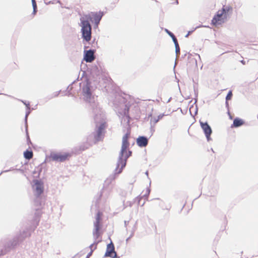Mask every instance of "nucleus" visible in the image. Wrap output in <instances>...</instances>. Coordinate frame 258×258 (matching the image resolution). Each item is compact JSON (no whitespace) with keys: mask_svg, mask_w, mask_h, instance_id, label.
Listing matches in <instances>:
<instances>
[{"mask_svg":"<svg viewBox=\"0 0 258 258\" xmlns=\"http://www.w3.org/2000/svg\"><path fill=\"white\" fill-rule=\"evenodd\" d=\"M102 16V14L99 13V14L92 13L91 15H85L81 18L80 26L81 27L82 37L86 41H90L91 38V27L89 22V20H91L92 19H94L95 23L97 26Z\"/></svg>","mask_w":258,"mask_h":258,"instance_id":"nucleus-1","label":"nucleus"},{"mask_svg":"<svg viewBox=\"0 0 258 258\" xmlns=\"http://www.w3.org/2000/svg\"><path fill=\"white\" fill-rule=\"evenodd\" d=\"M129 135L127 133L122 138L121 149L119 154L118 161L115 172L119 174L121 172L122 169L125 166L127 159L131 155V151H127L129 147L127 141Z\"/></svg>","mask_w":258,"mask_h":258,"instance_id":"nucleus-2","label":"nucleus"},{"mask_svg":"<svg viewBox=\"0 0 258 258\" xmlns=\"http://www.w3.org/2000/svg\"><path fill=\"white\" fill-rule=\"evenodd\" d=\"M99 115H97L95 118L96 123V131L94 134V143L102 139L103 137L104 130L106 127L105 120Z\"/></svg>","mask_w":258,"mask_h":258,"instance_id":"nucleus-3","label":"nucleus"},{"mask_svg":"<svg viewBox=\"0 0 258 258\" xmlns=\"http://www.w3.org/2000/svg\"><path fill=\"white\" fill-rule=\"evenodd\" d=\"M82 94L84 99L90 103H93L95 102L96 97L92 94V89L91 83L89 82L87 83L82 87Z\"/></svg>","mask_w":258,"mask_h":258,"instance_id":"nucleus-4","label":"nucleus"},{"mask_svg":"<svg viewBox=\"0 0 258 258\" xmlns=\"http://www.w3.org/2000/svg\"><path fill=\"white\" fill-rule=\"evenodd\" d=\"M30 235V234L29 233H27L25 231H23V234H20L19 237L15 238L13 241H11L5 244L4 246V248L1 250L2 254L4 255L6 254L11 249L14 247L17 244V240L19 239L23 240L26 237L29 236Z\"/></svg>","mask_w":258,"mask_h":258,"instance_id":"nucleus-5","label":"nucleus"},{"mask_svg":"<svg viewBox=\"0 0 258 258\" xmlns=\"http://www.w3.org/2000/svg\"><path fill=\"white\" fill-rule=\"evenodd\" d=\"M228 11V10H226L225 9L219 11L213 19L212 23L215 25H219L224 23L227 19Z\"/></svg>","mask_w":258,"mask_h":258,"instance_id":"nucleus-6","label":"nucleus"},{"mask_svg":"<svg viewBox=\"0 0 258 258\" xmlns=\"http://www.w3.org/2000/svg\"><path fill=\"white\" fill-rule=\"evenodd\" d=\"M100 217L101 213L98 212L96 216V220L94 223V229L93 232V237L95 241L99 236V230L100 229Z\"/></svg>","mask_w":258,"mask_h":258,"instance_id":"nucleus-7","label":"nucleus"},{"mask_svg":"<svg viewBox=\"0 0 258 258\" xmlns=\"http://www.w3.org/2000/svg\"><path fill=\"white\" fill-rule=\"evenodd\" d=\"M69 156V154L68 153L52 152L50 154V157L53 161L62 162L65 161Z\"/></svg>","mask_w":258,"mask_h":258,"instance_id":"nucleus-8","label":"nucleus"},{"mask_svg":"<svg viewBox=\"0 0 258 258\" xmlns=\"http://www.w3.org/2000/svg\"><path fill=\"white\" fill-rule=\"evenodd\" d=\"M33 188L36 196H40L43 191V183L38 180L33 181Z\"/></svg>","mask_w":258,"mask_h":258,"instance_id":"nucleus-9","label":"nucleus"},{"mask_svg":"<svg viewBox=\"0 0 258 258\" xmlns=\"http://www.w3.org/2000/svg\"><path fill=\"white\" fill-rule=\"evenodd\" d=\"M201 126L203 130L205 136L207 138V140L209 141L211 139L210 135L212 133V130L210 126L208 124L207 122L204 123L203 122L200 121Z\"/></svg>","mask_w":258,"mask_h":258,"instance_id":"nucleus-10","label":"nucleus"},{"mask_svg":"<svg viewBox=\"0 0 258 258\" xmlns=\"http://www.w3.org/2000/svg\"><path fill=\"white\" fill-rule=\"evenodd\" d=\"M105 256L111 257L112 258L115 257L116 256V253L114 250V245L112 242L107 245Z\"/></svg>","mask_w":258,"mask_h":258,"instance_id":"nucleus-11","label":"nucleus"},{"mask_svg":"<svg viewBox=\"0 0 258 258\" xmlns=\"http://www.w3.org/2000/svg\"><path fill=\"white\" fill-rule=\"evenodd\" d=\"M95 59L94 56V51L91 50H85L84 59L88 62H91Z\"/></svg>","mask_w":258,"mask_h":258,"instance_id":"nucleus-12","label":"nucleus"},{"mask_svg":"<svg viewBox=\"0 0 258 258\" xmlns=\"http://www.w3.org/2000/svg\"><path fill=\"white\" fill-rule=\"evenodd\" d=\"M163 116V115H158V114H150L148 115V120H150V123L155 124L157 123L160 119H161Z\"/></svg>","mask_w":258,"mask_h":258,"instance_id":"nucleus-13","label":"nucleus"},{"mask_svg":"<svg viewBox=\"0 0 258 258\" xmlns=\"http://www.w3.org/2000/svg\"><path fill=\"white\" fill-rule=\"evenodd\" d=\"M148 139L143 136L139 137L137 139V144L139 147H146L148 145Z\"/></svg>","mask_w":258,"mask_h":258,"instance_id":"nucleus-14","label":"nucleus"},{"mask_svg":"<svg viewBox=\"0 0 258 258\" xmlns=\"http://www.w3.org/2000/svg\"><path fill=\"white\" fill-rule=\"evenodd\" d=\"M119 117L121 118V123L124 126H127L129 125L130 117L128 114H120Z\"/></svg>","mask_w":258,"mask_h":258,"instance_id":"nucleus-15","label":"nucleus"},{"mask_svg":"<svg viewBox=\"0 0 258 258\" xmlns=\"http://www.w3.org/2000/svg\"><path fill=\"white\" fill-rule=\"evenodd\" d=\"M111 189L110 187L104 188L102 189L100 196L104 200H106L110 196Z\"/></svg>","mask_w":258,"mask_h":258,"instance_id":"nucleus-16","label":"nucleus"},{"mask_svg":"<svg viewBox=\"0 0 258 258\" xmlns=\"http://www.w3.org/2000/svg\"><path fill=\"white\" fill-rule=\"evenodd\" d=\"M243 124V121L239 118H235L233 121V125L235 127H238Z\"/></svg>","mask_w":258,"mask_h":258,"instance_id":"nucleus-17","label":"nucleus"},{"mask_svg":"<svg viewBox=\"0 0 258 258\" xmlns=\"http://www.w3.org/2000/svg\"><path fill=\"white\" fill-rule=\"evenodd\" d=\"M24 157L27 159H30L33 157V153L32 151H26L24 153Z\"/></svg>","mask_w":258,"mask_h":258,"instance_id":"nucleus-18","label":"nucleus"},{"mask_svg":"<svg viewBox=\"0 0 258 258\" xmlns=\"http://www.w3.org/2000/svg\"><path fill=\"white\" fill-rule=\"evenodd\" d=\"M32 6H33V13H34V14H35L36 12V8H37L36 3V2L35 0H32Z\"/></svg>","mask_w":258,"mask_h":258,"instance_id":"nucleus-19","label":"nucleus"},{"mask_svg":"<svg viewBox=\"0 0 258 258\" xmlns=\"http://www.w3.org/2000/svg\"><path fill=\"white\" fill-rule=\"evenodd\" d=\"M32 6H33V13H34V14H35L36 12V8H37L36 3V2L35 0H32Z\"/></svg>","mask_w":258,"mask_h":258,"instance_id":"nucleus-20","label":"nucleus"},{"mask_svg":"<svg viewBox=\"0 0 258 258\" xmlns=\"http://www.w3.org/2000/svg\"><path fill=\"white\" fill-rule=\"evenodd\" d=\"M189 112H190V113H192V112L197 113L198 110H197V106H192L191 107H190Z\"/></svg>","mask_w":258,"mask_h":258,"instance_id":"nucleus-21","label":"nucleus"},{"mask_svg":"<svg viewBox=\"0 0 258 258\" xmlns=\"http://www.w3.org/2000/svg\"><path fill=\"white\" fill-rule=\"evenodd\" d=\"M97 242L95 241L93 244H92L89 246V248H90L91 250H92V249H93V250H94V249H95L96 248V244H97Z\"/></svg>","mask_w":258,"mask_h":258,"instance_id":"nucleus-22","label":"nucleus"},{"mask_svg":"<svg viewBox=\"0 0 258 258\" xmlns=\"http://www.w3.org/2000/svg\"><path fill=\"white\" fill-rule=\"evenodd\" d=\"M232 92L231 91H230L228 94H227V96H226V100H230L231 99V97H232Z\"/></svg>","mask_w":258,"mask_h":258,"instance_id":"nucleus-23","label":"nucleus"},{"mask_svg":"<svg viewBox=\"0 0 258 258\" xmlns=\"http://www.w3.org/2000/svg\"><path fill=\"white\" fill-rule=\"evenodd\" d=\"M179 51H180L179 47H176L175 51H176V53L177 55L179 54Z\"/></svg>","mask_w":258,"mask_h":258,"instance_id":"nucleus-24","label":"nucleus"},{"mask_svg":"<svg viewBox=\"0 0 258 258\" xmlns=\"http://www.w3.org/2000/svg\"><path fill=\"white\" fill-rule=\"evenodd\" d=\"M171 36L172 37L174 43H175V42H177L176 38L175 37V36H174V35L172 33H171Z\"/></svg>","mask_w":258,"mask_h":258,"instance_id":"nucleus-25","label":"nucleus"},{"mask_svg":"<svg viewBox=\"0 0 258 258\" xmlns=\"http://www.w3.org/2000/svg\"><path fill=\"white\" fill-rule=\"evenodd\" d=\"M93 251V249H92V250H91L90 252L87 254L86 258H89L90 256L92 255Z\"/></svg>","mask_w":258,"mask_h":258,"instance_id":"nucleus-26","label":"nucleus"},{"mask_svg":"<svg viewBox=\"0 0 258 258\" xmlns=\"http://www.w3.org/2000/svg\"><path fill=\"white\" fill-rule=\"evenodd\" d=\"M28 114H26V116H25V123H26V125H27V117H28Z\"/></svg>","mask_w":258,"mask_h":258,"instance_id":"nucleus-27","label":"nucleus"},{"mask_svg":"<svg viewBox=\"0 0 258 258\" xmlns=\"http://www.w3.org/2000/svg\"><path fill=\"white\" fill-rule=\"evenodd\" d=\"M174 44H175V47H179L177 42H175V43H174Z\"/></svg>","mask_w":258,"mask_h":258,"instance_id":"nucleus-28","label":"nucleus"},{"mask_svg":"<svg viewBox=\"0 0 258 258\" xmlns=\"http://www.w3.org/2000/svg\"><path fill=\"white\" fill-rule=\"evenodd\" d=\"M150 192V190L149 189H147V195H149Z\"/></svg>","mask_w":258,"mask_h":258,"instance_id":"nucleus-29","label":"nucleus"},{"mask_svg":"<svg viewBox=\"0 0 258 258\" xmlns=\"http://www.w3.org/2000/svg\"><path fill=\"white\" fill-rule=\"evenodd\" d=\"M166 31L171 36V32H169L168 30L166 29Z\"/></svg>","mask_w":258,"mask_h":258,"instance_id":"nucleus-30","label":"nucleus"},{"mask_svg":"<svg viewBox=\"0 0 258 258\" xmlns=\"http://www.w3.org/2000/svg\"><path fill=\"white\" fill-rule=\"evenodd\" d=\"M132 236V235H131L130 237H128L127 239H126V241H127Z\"/></svg>","mask_w":258,"mask_h":258,"instance_id":"nucleus-31","label":"nucleus"},{"mask_svg":"<svg viewBox=\"0 0 258 258\" xmlns=\"http://www.w3.org/2000/svg\"><path fill=\"white\" fill-rule=\"evenodd\" d=\"M146 174L148 176V171L146 172Z\"/></svg>","mask_w":258,"mask_h":258,"instance_id":"nucleus-32","label":"nucleus"},{"mask_svg":"<svg viewBox=\"0 0 258 258\" xmlns=\"http://www.w3.org/2000/svg\"><path fill=\"white\" fill-rule=\"evenodd\" d=\"M190 32H189L188 33H189ZM189 34H187L186 35V37H187L188 36Z\"/></svg>","mask_w":258,"mask_h":258,"instance_id":"nucleus-33","label":"nucleus"}]
</instances>
